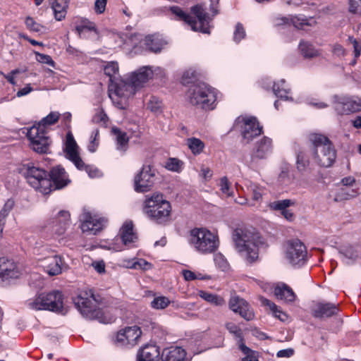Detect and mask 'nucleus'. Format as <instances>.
<instances>
[{
    "label": "nucleus",
    "instance_id": "f257e3e1",
    "mask_svg": "<svg viewBox=\"0 0 361 361\" xmlns=\"http://www.w3.org/2000/svg\"><path fill=\"white\" fill-rule=\"evenodd\" d=\"M235 249L247 264H252L259 259V246L262 244L257 233L247 228H237L233 233Z\"/></svg>",
    "mask_w": 361,
    "mask_h": 361
},
{
    "label": "nucleus",
    "instance_id": "f03ea898",
    "mask_svg": "<svg viewBox=\"0 0 361 361\" xmlns=\"http://www.w3.org/2000/svg\"><path fill=\"white\" fill-rule=\"evenodd\" d=\"M309 140L312 144V155L320 166L329 167L336 160V151L332 142L324 135L311 133Z\"/></svg>",
    "mask_w": 361,
    "mask_h": 361
},
{
    "label": "nucleus",
    "instance_id": "7ed1b4c3",
    "mask_svg": "<svg viewBox=\"0 0 361 361\" xmlns=\"http://www.w3.org/2000/svg\"><path fill=\"white\" fill-rule=\"evenodd\" d=\"M143 212L152 221L165 224L170 221L171 206L169 201L164 199L162 194L154 193L146 198Z\"/></svg>",
    "mask_w": 361,
    "mask_h": 361
},
{
    "label": "nucleus",
    "instance_id": "20e7f679",
    "mask_svg": "<svg viewBox=\"0 0 361 361\" xmlns=\"http://www.w3.org/2000/svg\"><path fill=\"white\" fill-rule=\"evenodd\" d=\"M170 11L178 20H183L190 25L192 30L209 33V23L210 18L202 5L197 4L191 7V13L195 17L186 13L180 7L177 6L170 7Z\"/></svg>",
    "mask_w": 361,
    "mask_h": 361
},
{
    "label": "nucleus",
    "instance_id": "39448f33",
    "mask_svg": "<svg viewBox=\"0 0 361 361\" xmlns=\"http://www.w3.org/2000/svg\"><path fill=\"white\" fill-rule=\"evenodd\" d=\"M189 101L191 104L203 109H213L216 100L214 88L204 82H198L190 87L188 91Z\"/></svg>",
    "mask_w": 361,
    "mask_h": 361
},
{
    "label": "nucleus",
    "instance_id": "423d86ee",
    "mask_svg": "<svg viewBox=\"0 0 361 361\" xmlns=\"http://www.w3.org/2000/svg\"><path fill=\"white\" fill-rule=\"evenodd\" d=\"M74 304L80 312L87 319H97L101 323H109V319L103 311L97 307V300L93 293L88 295L87 292L80 293L73 300Z\"/></svg>",
    "mask_w": 361,
    "mask_h": 361
},
{
    "label": "nucleus",
    "instance_id": "0eeeda50",
    "mask_svg": "<svg viewBox=\"0 0 361 361\" xmlns=\"http://www.w3.org/2000/svg\"><path fill=\"white\" fill-rule=\"evenodd\" d=\"M21 173L28 184L36 190L44 195L50 193L51 183L48 178V172L44 169L28 163L23 166Z\"/></svg>",
    "mask_w": 361,
    "mask_h": 361
},
{
    "label": "nucleus",
    "instance_id": "6e6552de",
    "mask_svg": "<svg viewBox=\"0 0 361 361\" xmlns=\"http://www.w3.org/2000/svg\"><path fill=\"white\" fill-rule=\"evenodd\" d=\"M190 243L195 249L202 253H212L218 248L217 236L205 228H193L190 233Z\"/></svg>",
    "mask_w": 361,
    "mask_h": 361
},
{
    "label": "nucleus",
    "instance_id": "1a4fd4ad",
    "mask_svg": "<svg viewBox=\"0 0 361 361\" xmlns=\"http://www.w3.org/2000/svg\"><path fill=\"white\" fill-rule=\"evenodd\" d=\"M30 308L35 310H49L63 313V295L59 291L41 293L29 302Z\"/></svg>",
    "mask_w": 361,
    "mask_h": 361
},
{
    "label": "nucleus",
    "instance_id": "9d476101",
    "mask_svg": "<svg viewBox=\"0 0 361 361\" xmlns=\"http://www.w3.org/2000/svg\"><path fill=\"white\" fill-rule=\"evenodd\" d=\"M234 127L240 128L243 140L247 144L263 133L262 126L255 116H238Z\"/></svg>",
    "mask_w": 361,
    "mask_h": 361
},
{
    "label": "nucleus",
    "instance_id": "9b49d317",
    "mask_svg": "<svg viewBox=\"0 0 361 361\" xmlns=\"http://www.w3.org/2000/svg\"><path fill=\"white\" fill-rule=\"evenodd\" d=\"M78 146L73 134L68 132L66 134L65 152L67 159L71 160L80 170H85L90 177H96L99 173L97 169H92L90 166L85 165L78 154Z\"/></svg>",
    "mask_w": 361,
    "mask_h": 361
},
{
    "label": "nucleus",
    "instance_id": "f8f14e48",
    "mask_svg": "<svg viewBox=\"0 0 361 361\" xmlns=\"http://www.w3.org/2000/svg\"><path fill=\"white\" fill-rule=\"evenodd\" d=\"M157 179L156 170L151 165H143L134 178L135 190L138 192L149 191Z\"/></svg>",
    "mask_w": 361,
    "mask_h": 361
},
{
    "label": "nucleus",
    "instance_id": "ddd939ff",
    "mask_svg": "<svg viewBox=\"0 0 361 361\" xmlns=\"http://www.w3.org/2000/svg\"><path fill=\"white\" fill-rule=\"evenodd\" d=\"M27 137L35 152L40 154L48 152L50 141L49 137L46 135L45 130L33 126L27 130Z\"/></svg>",
    "mask_w": 361,
    "mask_h": 361
},
{
    "label": "nucleus",
    "instance_id": "4468645a",
    "mask_svg": "<svg viewBox=\"0 0 361 361\" xmlns=\"http://www.w3.org/2000/svg\"><path fill=\"white\" fill-rule=\"evenodd\" d=\"M307 250L298 239L288 241L286 257L293 265H302L307 259Z\"/></svg>",
    "mask_w": 361,
    "mask_h": 361
},
{
    "label": "nucleus",
    "instance_id": "2eb2a0df",
    "mask_svg": "<svg viewBox=\"0 0 361 361\" xmlns=\"http://www.w3.org/2000/svg\"><path fill=\"white\" fill-rule=\"evenodd\" d=\"M334 102L335 111L341 115L361 111V99L355 97H336Z\"/></svg>",
    "mask_w": 361,
    "mask_h": 361
},
{
    "label": "nucleus",
    "instance_id": "dca6fc26",
    "mask_svg": "<svg viewBox=\"0 0 361 361\" xmlns=\"http://www.w3.org/2000/svg\"><path fill=\"white\" fill-rule=\"evenodd\" d=\"M142 335V331L137 326H128L119 331L116 336V342L121 345H135Z\"/></svg>",
    "mask_w": 361,
    "mask_h": 361
},
{
    "label": "nucleus",
    "instance_id": "f3484780",
    "mask_svg": "<svg viewBox=\"0 0 361 361\" xmlns=\"http://www.w3.org/2000/svg\"><path fill=\"white\" fill-rule=\"evenodd\" d=\"M48 178L51 183L50 192L60 190L71 182L65 169L61 166H56L48 172Z\"/></svg>",
    "mask_w": 361,
    "mask_h": 361
},
{
    "label": "nucleus",
    "instance_id": "a211bd4d",
    "mask_svg": "<svg viewBox=\"0 0 361 361\" xmlns=\"http://www.w3.org/2000/svg\"><path fill=\"white\" fill-rule=\"evenodd\" d=\"M109 92L110 98L114 100V97L127 98L135 94V88L130 83L126 82L119 78L113 80L109 84Z\"/></svg>",
    "mask_w": 361,
    "mask_h": 361
},
{
    "label": "nucleus",
    "instance_id": "6ab92c4d",
    "mask_svg": "<svg viewBox=\"0 0 361 361\" xmlns=\"http://www.w3.org/2000/svg\"><path fill=\"white\" fill-rule=\"evenodd\" d=\"M228 305L233 312L238 313L245 320L250 321L254 318V312L247 302L239 296H232Z\"/></svg>",
    "mask_w": 361,
    "mask_h": 361
},
{
    "label": "nucleus",
    "instance_id": "aec40b11",
    "mask_svg": "<svg viewBox=\"0 0 361 361\" xmlns=\"http://www.w3.org/2000/svg\"><path fill=\"white\" fill-rule=\"evenodd\" d=\"M80 221H82L81 229L84 233L95 235L104 227V221L96 219L90 212H84L80 217Z\"/></svg>",
    "mask_w": 361,
    "mask_h": 361
},
{
    "label": "nucleus",
    "instance_id": "412c9836",
    "mask_svg": "<svg viewBox=\"0 0 361 361\" xmlns=\"http://www.w3.org/2000/svg\"><path fill=\"white\" fill-rule=\"evenodd\" d=\"M338 305L331 302H318L312 308V314L315 318H327L338 314Z\"/></svg>",
    "mask_w": 361,
    "mask_h": 361
},
{
    "label": "nucleus",
    "instance_id": "4be33fe9",
    "mask_svg": "<svg viewBox=\"0 0 361 361\" xmlns=\"http://www.w3.org/2000/svg\"><path fill=\"white\" fill-rule=\"evenodd\" d=\"M42 266L49 276H56L62 272L67 266L63 262L62 257L59 255H53L45 257L42 260Z\"/></svg>",
    "mask_w": 361,
    "mask_h": 361
},
{
    "label": "nucleus",
    "instance_id": "5701e85b",
    "mask_svg": "<svg viewBox=\"0 0 361 361\" xmlns=\"http://www.w3.org/2000/svg\"><path fill=\"white\" fill-rule=\"evenodd\" d=\"M271 152V140L264 137L255 144L251 154V159L255 161L258 159H266Z\"/></svg>",
    "mask_w": 361,
    "mask_h": 361
},
{
    "label": "nucleus",
    "instance_id": "b1692460",
    "mask_svg": "<svg viewBox=\"0 0 361 361\" xmlns=\"http://www.w3.org/2000/svg\"><path fill=\"white\" fill-rule=\"evenodd\" d=\"M118 235L123 245L126 247H130L131 244L137 240V235L134 231V225L132 221H126L123 223L120 228Z\"/></svg>",
    "mask_w": 361,
    "mask_h": 361
},
{
    "label": "nucleus",
    "instance_id": "393cba45",
    "mask_svg": "<svg viewBox=\"0 0 361 361\" xmlns=\"http://www.w3.org/2000/svg\"><path fill=\"white\" fill-rule=\"evenodd\" d=\"M159 348L156 345H146L137 353V361H159Z\"/></svg>",
    "mask_w": 361,
    "mask_h": 361
},
{
    "label": "nucleus",
    "instance_id": "a878e982",
    "mask_svg": "<svg viewBox=\"0 0 361 361\" xmlns=\"http://www.w3.org/2000/svg\"><path fill=\"white\" fill-rule=\"evenodd\" d=\"M153 75L152 71L148 67H142L134 72L130 76V83L134 88L142 87Z\"/></svg>",
    "mask_w": 361,
    "mask_h": 361
},
{
    "label": "nucleus",
    "instance_id": "bb28decb",
    "mask_svg": "<svg viewBox=\"0 0 361 361\" xmlns=\"http://www.w3.org/2000/svg\"><path fill=\"white\" fill-rule=\"evenodd\" d=\"M186 352L181 347L171 346L163 350L162 361H187Z\"/></svg>",
    "mask_w": 361,
    "mask_h": 361
},
{
    "label": "nucleus",
    "instance_id": "cd10ccee",
    "mask_svg": "<svg viewBox=\"0 0 361 361\" xmlns=\"http://www.w3.org/2000/svg\"><path fill=\"white\" fill-rule=\"evenodd\" d=\"M70 213L66 210L60 211L53 221V231L61 235L64 233L70 222Z\"/></svg>",
    "mask_w": 361,
    "mask_h": 361
},
{
    "label": "nucleus",
    "instance_id": "c85d7f7f",
    "mask_svg": "<svg viewBox=\"0 0 361 361\" xmlns=\"http://www.w3.org/2000/svg\"><path fill=\"white\" fill-rule=\"evenodd\" d=\"M274 295L278 299L284 300L286 302H293L296 298L293 289L284 283H280L276 286Z\"/></svg>",
    "mask_w": 361,
    "mask_h": 361
},
{
    "label": "nucleus",
    "instance_id": "c756f323",
    "mask_svg": "<svg viewBox=\"0 0 361 361\" xmlns=\"http://www.w3.org/2000/svg\"><path fill=\"white\" fill-rule=\"evenodd\" d=\"M146 47L152 52L158 53L163 49L166 42L157 34L149 35L145 39Z\"/></svg>",
    "mask_w": 361,
    "mask_h": 361
},
{
    "label": "nucleus",
    "instance_id": "7c9ffc66",
    "mask_svg": "<svg viewBox=\"0 0 361 361\" xmlns=\"http://www.w3.org/2000/svg\"><path fill=\"white\" fill-rule=\"evenodd\" d=\"M296 169L301 174H304L310 171V162L308 156L301 149L296 152Z\"/></svg>",
    "mask_w": 361,
    "mask_h": 361
},
{
    "label": "nucleus",
    "instance_id": "2f4dec72",
    "mask_svg": "<svg viewBox=\"0 0 361 361\" xmlns=\"http://www.w3.org/2000/svg\"><path fill=\"white\" fill-rule=\"evenodd\" d=\"M293 25L295 27L300 29L303 25H309L308 20L307 18H300L297 16L288 18L286 17L278 18L276 20V26L281 25Z\"/></svg>",
    "mask_w": 361,
    "mask_h": 361
},
{
    "label": "nucleus",
    "instance_id": "473e14b6",
    "mask_svg": "<svg viewBox=\"0 0 361 361\" xmlns=\"http://www.w3.org/2000/svg\"><path fill=\"white\" fill-rule=\"evenodd\" d=\"M56 20H61L66 17L68 8L66 0H50Z\"/></svg>",
    "mask_w": 361,
    "mask_h": 361
},
{
    "label": "nucleus",
    "instance_id": "72a5a7b5",
    "mask_svg": "<svg viewBox=\"0 0 361 361\" xmlns=\"http://www.w3.org/2000/svg\"><path fill=\"white\" fill-rule=\"evenodd\" d=\"M273 92L274 94L278 97L285 100L289 99L288 94L290 93V90L286 87V81L284 79H281L278 82H274L273 86Z\"/></svg>",
    "mask_w": 361,
    "mask_h": 361
},
{
    "label": "nucleus",
    "instance_id": "f704fd0d",
    "mask_svg": "<svg viewBox=\"0 0 361 361\" xmlns=\"http://www.w3.org/2000/svg\"><path fill=\"white\" fill-rule=\"evenodd\" d=\"M299 49L302 55L305 58H314L318 55V51L312 44L307 42L301 41L299 44Z\"/></svg>",
    "mask_w": 361,
    "mask_h": 361
},
{
    "label": "nucleus",
    "instance_id": "c9c22d12",
    "mask_svg": "<svg viewBox=\"0 0 361 361\" xmlns=\"http://www.w3.org/2000/svg\"><path fill=\"white\" fill-rule=\"evenodd\" d=\"M199 295L205 301L216 306H222L225 305V300L224 298L217 295L201 290Z\"/></svg>",
    "mask_w": 361,
    "mask_h": 361
},
{
    "label": "nucleus",
    "instance_id": "e433bc0d",
    "mask_svg": "<svg viewBox=\"0 0 361 361\" xmlns=\"http://www.w3.org/2000/svg\"><path fill=\"white\" fill-rule=\"evenodd\" d=\"M105 75L109 77V83L113 82V80L118 79L117 75L118 73V63L111 61L108 63L104 68Z\"/></svg>",
    "mask_w": 361,
    "mask_h": 361
},
{
    "label": "nucleus",
    "instance_id": "4c0bfd02",
    "mask_svg": "<svg viewBox=\"0 0 361 361\" xmlns=\"http://www.w3.org/2000/svg\"><path fill=\"white\" fill-rule=\"evenodd\" d=\"M60 114L58 112L52 111L46 117L43 118L37 125H35L36 127H39L41 129L45 128L47 126H51L56 123L59 118Z\"/></svg>",
    "mask_w": 361,
    "mask_h": 361
},
{
    "label": "nucleus",
    "instance_id": "58836bf2",
    "mask_svg": "<svg viewBox=\"0 0 361 361\" xmlns=\"http://www.w3.org/2000/svg\"><path fill=\"white\" fill-rule=\"evenodd\" d=\"M187 145L194 154H200L204 148V142L196 137H190L187 140Z\"/></svg>",
    "mask_w": 361,
    "mask_h": 361
},
{
    "label": "nucleus",
    "instance_id": "ea45409f",
    "mask_svg": "<svg viewBox=\"0 0 361 361\" xmlns=\"http://www.w3.org/2000/svg\"><path fill=\"white\" fill-rule=\"evenodd\" d=\"M13 204L14 203L13 201L8 200L0 211V235L3 231L6 223V218L8 215L9 212L12 210Z\"/></svg>",
    "mask_w": 361,
    "mask_h": 361
},
{
    "label": "nucleus",
    "instance_id": "a19ab883",
    "mask_svg": "<svg viewBox=\"0 0 361 361\" xmlns=\"http://www.w3.org/2000/svg\"><path fill=\"white\" fill-rule=\"evenodd\" d=\"M295 204L294 201L288 199L274 201L269 204L270 209L276 211H281V212L287 209L288 207Z\"/></svg>",
    "mask_w": 361,
    "mask_h": 361
},
{
    "label": "nucleus",
    "instance_id": "79ce46f5",
    "mask_svg": "<svg viewBox=\"0 0 361 361\" xmlns=\"http://www.w3.org/2000/svg\"><path fill=\"white\" fill-rule=\"evenodd\" d=\"M112 132L116 135L118 149H123V147L128 145L129 139L126 133L121 131L117 128H114Z\"/></svg>",
    "mask_w": 361,
    "mask_h": 361
},
{
    "label": "nucleus",
    "instance_id": "37998d69",
    "mask_svg": "<svg viewBox=\"0 0 361 361\" xmlns=\"http://www.w3.org/2000/svg\"><path fill=\"white\" fill-rule=\"evenodd\" d=\"M227 330L238 339V345L244 343L242 330L234 323L229 322L226 324Z\"/></svg>",
    "mask_w": 361,
    "mask_h": 361
},
{
    "label": "nucleus",
    "instance_id": "c03bdc74",
    "mask_svg": "<svg viewBox=\"0 0 361 361\" xmlns=\"http://www.w3.org/2000/svg\"><path fill=\"white\" fill-rule=\"evenodd\" d=\"M169 303L170 301L168 298L159 296L154 298L151 302V307L157 310L164 309L169 305Z\"/></svg>",
    "mask_w": 361,
    "mask_h": 361
},
{
    "label": "nucleus",
    "instance_id": "a18cd8bd",
    "mask_svg": "<svg viewBox=\"0 0 361 361\" xmlns=\"http://www.w3.org/2000/svg\"><path fill=\"white\" fill-rule=\"evenodd\" d=\"M340 254L352 262L355 261L358 257L357 250L351 246L345 247L341 250Z\"/></svg>",
    "mask_w": 361,
    "mask_h": 361
},
{
    "label": "nucleus",
    "instance_id": "49530a36",
    "mask_svg": "<svg viewBox=\"0 0 361 361\" xmlns=\"http://www.w3.org/2000/svg\"><path fill=\"white\" fill-rule=\"evenodd\" d=\"M197 79V72L193 69H189L183 74L181 82L183 85H188Z\"/></svg>",
    "mask_w": 361,
    "mask_h": 361
},
{
    "label": "nucleus",
    "instance_id": "de8ad7c7",
    "mask_svg": "<svg viewBox=\"0 0 361 361\" xmlns=\"http://www.w3.org/2000/svg\"><path fill=\"white\" fill-rule=\"evenodd\" d=\"M99 130L95 129L92 131L90 136V141L88 145V150L91 152H94L99 145Z\"/></svg>",
    "mask_w": 361,
    "mask_h": 361
},
{
    "label": "nucleus",
    "instance_id": "09e8293b",
    "mask_svg": "<svg viewBox=\"0 0 361 361\" xmlns=\"http://www.w3.org/2000/svg\"><path fill=\"white\" fill-rule=\"evenodd\" d=\"M250 190L252 192V200L256 202H260L262 199V195L264 192L263 188L255 184H252L250 185Z\"/></svg>",
    "mask_w": 361,
    "mask_h": 361
},
{
    "label": "nucleus",
    "instance_id": "8fccbe9b",
    "mask_svg": "<svg viewBox=\"0 0 361 361\" xmlns=\"http://www.w3.org/2000/svg\"><path fill=\"white\" fill-rule=\"evenodd\" d=\"M25 23L26 27L31 31L39 32H42L44 29L42 25L35 22V20L31 17H27Z\"/></svg>",
    "mask_w": 361,
    "mask_h": 361
},
{
    "label": "nucleus",
    "instance_id": "3c124183",
    "mask_svg": "<svg viewBox=\"0 0 361 361\" xmlns=\"http://www.w3.org/2000/svg\"><path fill=\"white\" fill-rule=\"evenodd\" d=\"M240 349L246 355L243 359V361H258L257 357L254 355L253 351L247 347L245 343H240Z\"/></svg>",
    "mask_w": 361,
    "mask_h": 361
},
{
    "label": "nucleus",
    "instance_id": "603ef678",
    "mask_svg": "<svg viewBox=\"0 0 361 361\" xmlns=\"http://www.w3.org/2000/svg\"><path fill=\"white\" fill-rule=\"evenodd\" d=\"M92 121L94 123L106 124L108 121V116L103 109H99L92 117Z\"/></svg>",
    "mask_w": 361,
    "mask_h": 361
},
{
    "label": "nucleus",
    "instance_id": "864d4df0",
    "mask_svg": "<svg viewBox=\"0 0 361 361\" xmlns=\"http://www.w3.org/2000/svg\"><path fill=\"white\" fill-rule=\"evenodd\" d=\"M219 185L221 190L224 194H226L228 196L232 195L231 185L226 176H224L220 179Z\"/></svg>",
    "mask_w": 361,
    "mask_h": 361
},
{
    "label": "nucleus",
    "instance_id": "5fc2aeb1",
    "mask_svg": "<svg viewBox=\"0 0 361 361\" xmlns=\"http://www.w3.org/2000/svg\"><path fill=\"white\" fill-rule=\"evenodd\" d=\"M35 54L36 55V59L38 62L48 64L52 67H54L55 63L50 56L44 54H40L37 51H35Z\"/></svg>",
    "mask_w": 361,
    "mask_h": 361
},
{
    "label": "nucleus",
    "instance_id": "6e6d98bb",
    "mask_svg": "<svg viewBox=\"0 0 361 361\" xmlns=\"http://www.w3.org/2000/svg\"><path fill=\"white\" fill-rule=\"evenodd\" d=\"M245 37V31L243 25L240 23H237L235 30L233 33V39L235 42H239Z\"/></svg>",
    "mask_w": 361,
    "mask_h": 361
},
{
    "label": "nucleus",
    "instance_id": "4d7b16f0",
    "mask_svg": "<svg viewBox=\"0 0 361 361\" xmlns=\"http://www.w3.org/2000/svg\"><path fill=\"white\" fill-rule=\"evenodd\" d=\"M349 11L353 14L361 15V0H349Z\"/></svg>",
    "mask_w": 361,
    "mask_h": 361
},
{
    "label": "nucleus",
    "instance_id": "13d9d810",
    "mask_svg": "<svg viewBox=\"0 0 361 361\" xmlns=\"http://www.w3.org/2000/svg\"><path fill=\"white\" fill-rule=\"evenodd\" d=\"M166 167L170 171H178L181 167V161L176 158H170L166 163Z\"/></svg>",
    "mask_w": 361,
    "mask_h": 361
},
{
    "label": "nucleus",
    "instance_id": "bf43d9fd",
    "mask_svg": "<svg viewBox=\"0 0 361 361\" xmlns=\"http://www.w3.org/2000/svg\"><path fill=\"white\" fill-rule=\"evenodd\" d=\"M75 30L79 35H80L85 30L94 31L97 34L98 33L94 24L92 23H88L87 24L78 25L75 27Z\"/></svg>",
    "mask_w": 361,
    "mask_h": 361
},
{
    "label": "nucleus",
    "instance_id": "052dcab7",
    "mask_svg": "<svg viewBox=\"0 0 361 361\" xmlns=\"http://www.w3.org/2000/svg\"><path fill=\"white\" fill-rule=\"evenodd\" d=\"M259 300L264 306H267V307H269V309L273 312V314L277 313L279 308L275 303H274L271 300H269L264 297H260Z\"/></svg>",
    "mask_w": 361,
    "mask_h": 361
},
{
    "label": "nucleus",
    "instance_id": "680f3d73",
    "mask_svg": "<svg viewBox=\"0 0 361 361\" xmlns=\"http://www.w3.org/2000/svg\"><path fill=\"white\" fill-rule=\"evenodd\" d=\"M1 262H5V259L4 258H1L0 259V263ZM14 274H13V271L8 269V268H4V267H1V265L0 264V276L3 277V278H12L13 277Z\"/></svg>",
    "mask_w": 361,
    "mask_h": 361
},
{
    "label": "nucleus",
    "instance_id": "e2e57ef3",
    "mask_svg": "<svg viewBox=\"0 0 361 361\" xmlns=\"http://www.w3.org/2000/svg\"><path fill=\"white\" fill-rule=\"evenodd\" d=\"M160 107L161 103L156 97H152L148 103L147 108L152 111L156 112L160 109Z\"/></svg>",
    "mask_w": 361,
    "mask_h": 361
},
{
    "label": "nucleus",
    "instance_id": "0e129e2a",
    "mask_svg": "<svg viewBox=\"0 0 361 361\" xmlns=\"http://www.w3.org/2000/svg\"><path fill=\"white\" fill-rule=\"evenodd\" d=\"M107 0H96L94 9L97 13H102L105 11Z\"/></svg>",
    "mask_w": 361,
    "mask_h": 361
},
{
    "label": "nucleus",
    "instance_id": "69168bd1",
    "mask_svg": "<svg viewBox=\"0 0 361 361\" xmlns=\"http://www.w3.org/2000/svg\"><path fill=\"white\" fill-rule=\"evenodd\" d=\"M151 267V264L147 262L146 260L140 259L137 262L133 263L132 268L137 269L140 268L141 269H148Z\"/></svg>",
    "mask_w": 361,
    "mask_h": 361
},
{
    "label": "nucleus",
    "instance_id": "338daca9",
    "mask_svg": "<svg viewBox=\"0 0 361 361\" xmlns=\"http://www.w3.org/2000/svg\"><path fill=\"white\" fill-rule=\"evenodd\" d=\"M294 354L292 348L283 349L278 351L276 355L278 357H290Z\"/></svg>",
    "mask_w": 361,
    "mask_h": 361
},
{
    "label": "nucleus",
    "instance_id": "774afa93",
    "mask_svg": "<svg viewBox=\"0 0 361 361\" xmlns=\"http://www.w3.org/2000/svg\"><path fill=\"white\" fill-rule=\"evenodd\" d=\"M182 274L185 281H192L196 279V274L190 270L184 269L182 271Z\"/></svg>",
    "mask_w": 361,
    "mask_h": 361
}]
</instances>
